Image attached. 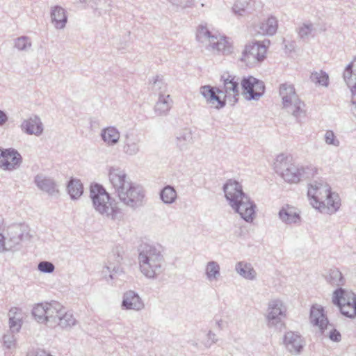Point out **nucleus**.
Segmentation results:
<instances>
[{
  "mask_svg": "<svg viewBox=\"0 0 356 356\" xmlns=\"http://www.w3.org/2000/svg\"><path fill=\"white\" fill-rule=\"evenodd\" d=\"M108 178L119 200L132 209L142 207L145 203V191L136 183L132 182L125 172L120 168L111 167Z\"/></svg>",
  "mask_w": 356,
  "mask_h": 356,
  "instance_id": "f257e3e1",
  "label": "nucleus"
},
{
  "mask_svg": "<svg viewBox=\"0 0 356 356\" xmlns=\"http://www.w3.org/2000/svg\"><path fill=\"white\" fill-rule=\"evenodd\" d=\"M223 191L233 210L245 221L252 222L255 216L256 204L243 191L241 184L236 180L229 179L223 186Z\"/></svg>",
  "mask_w": 356,
  "mask_h": 356,
  "instance_id": "f03ea898",
  "label": "nucleus"
},
{
  "mask_svg": "<svg viewBox=\"0 0 356 356\" xmlns=\"http://www.w3.org/2000/svg\"><path fill=\"white\" fill-rule=\"evenodd\" d=\"M307 196L312 207L321 212L327 209L334 213L341 206L339 195L332 193L330 186L323 179L315 180L309 184Z\"/></svg>",
  "mask_w": 356,
  "mask_h": 356,
  "instance_id": "7ed1b4c3",
  "label": "nucleus"
},
{
  "mask_svg": "<svg viewBox=\"0 0 356 356\" xmlns=\"http://www.w3.org/2000/svg\"><path fill=\"white\" fill-rule=\"evenodd\" d=\"M138 250L140 272L148 279H156L163 271L161 246L143 243Z\"/></svg>",
  "mask_w": 356,
  "mask_h": 356,
  "instance_id": "20e7f679",
  "label": "nucleus"
},
{
  "mask_svg": "<svg viewBox=\"0 0 356 356\" xmlns=\"http://www.w3.org/2000/svg\"><path fill=\"white\" fill-rule=\"evenodd\" d=\"M90 198L92 207L99 214L115 220L121 218V209L118 207L105 188L100 184L92 183L90 186Z\"/></svg>",
  "mask_w": 356,
  "mask_h": 356,
  "instance_id": "39448f33",
  "label": "nucleus"
},
{
  "mask_svg": "<svg viewBox=\"0 0 356 356\" xmlns=\"http://www.w3.org/2000/svg\"><path fill=\"white\" fill-rule=\"evenodd\" d=\"M291 161V157L281 154L276 157L274 163L275 172L289 183H298L302 179H310L317 173V169L314 166L299 168Z\"/></svg>",
  "mask_w": 356,
  "mask_h": 356,
  "instance_id": "423d86ee",
  "label": "nucleus"
},
{
  "mask_svg": "<svg viewBox=\"0 0 356 356\" xmlns=\"http://www.w3.org/2000/svg\"><path fill=\"white\" fill-rule=\"evenodd\" d=\"M280 95L287 112L291 113L298 122H301L306 116L305 104L299 99L293 86L288 83L281 84Z\"/></svg>",
  "mask_w": 356,
  "mask_h": 356,
  "instance_id": "0eeeda50",
  "label": "nucleus"
},
{
  "mask_svg": "<svg viewBox=\"0 0 356 356\" xmlns=\"http://www.w3.org/2000/svg\"><path fill=\"white\" fill-rule=\"evenodd\" d=\"M332 302L337 307L345 317L356 318V293L342 287L337 288L332 293Z\"/></svg>",
  "mask_w": 356,
  "mask_h": 356,
  "instance_id": "6e6552de",
  "label": "nucleus"
},
{
  "mask_svg": "<svg viewBox=\"0 0 356 356\" xmlns=\"http://www.w3.org/2000/svg\"><path fill=\"white\" fill-rule=\"evenodd\" d=\"M266 54V46L264 42H252L245 46L241 60L245 63L248 66L253 67L264 60Z\"/></svg>",
  "mask_w": 356,
  "mask_h": 356,
  "instance_id": "1a4fd4ad",
  "label": "nucleus"
},
{
  "mask_svg": "<svg viewBox=\"0 0 356 356\" xmlns=\"http://www.w3.org/2000/svg\"><path fill=\"white\" fill-rule=\"evenodd\" d=\"M286 309L280 300L269 302L266 315L267 325L269 327L281 330L284 326L283 319L286 316Z\"/></svg>",
  "mask_w": 356,
  "mask_h": 356,
  "instance_id": "9d476101",
  "label": "nucleus"
},
{
  "mask_svg": "<svg viewBox=\"0 0 356 356\" xmlns=\"http://www.w3.org/2000/svg\"><path fill=\"white\" fill-rule=\"evenodd\" d=\"M221 81L223 82V88H220L222 95H224L226 102L234 106L238 101L240 79L227 74L221 76Z\"/></svg>",
  "mask_w": 356,
  "mask_h": 356,
  "instance_id": "9b49d317",
  "label": "nucleus"
},
{
  "mask_svg": "<svg viewBox=\"0 0 356 356\" xmlns=\"http://www.w3.org/2000/svg\"><path fill=\"white\" fill-rule=\"evenodd\" d=\"M241 85L247 100H258L265 91L264 82L252 76H244L241 80Z\"/></svg>",
  "mask_w": 356,
  "mask_h": 356,
  "instance_id": "f8f14e48",
  "label": "nucleus"
},
{
  "mask_svg": "<svg viewBox=\"0 0 356 356\" xmlns=\"http://www.w3.org/2000/svg\"><path fill=\"white\" fill-rule=\"evenodd\" d=\"M22 163V156L19 152L13 148L0 147V168L5 170L17 169Z\"/></svg>",
  "mask_w": 356,
  "mask_h": 356,
  "instance_id": "ddd939ff",
  "label": "nucleus"
},
{
  "mask_svg": "<svg viewBox=\"0 0 356 356\" xmlns=\"http://www.w3.org/2000/svg\"><path fill=\"white\" fill-rule=\"evenodd\" d=\"M30 236L28 233L24 234L22 227L19 225H14L8 228V236L5 237L6 251H17L21 248V242L29 240Z\"/></svg>",
  "mask_w": 356,
  "mask_h": 356,
  "instance_id": "4468645a",
  "label": "nucleus"
},
{
  "mask_svg": "<svg viewBox=\"0 0 356 356\" xmlns=\"http://www.w3.org/2000/svg\"><path fill=\"white\" fill-rule=\"evenodd\" d=\"M200 94L204 97L207 104L216 109H221L226 106V99L221 98L222 95L220 87L211 86L210 85L202 86L200 88Z\"/></svg>",
  "mask_w": 356,
  "mask_h": 356,
  "instance_id": "2eb2a0df",
  "label": "nucleus"
},
{
  "mask_svg": "<svg viewBox=\"0 0 356 356\" xmlns=\"http://www.w3.org/2000/svg\"><path fill=\"white\" fill-rule=\"evenodd\" d=\"M283 343L287 351L294 355H300L305 345L302 336L298 332L293 331H289L284 334Z\"/></svg>",
  "mask_w": 356,
  "mask_h": 356,
  "instance_id": "dca6fc26",
  "label": "nucleus"
},
{
  "mask_svg": "<svg viewBox=\"0 0 356 356\" xmlns=\"http://www.w3.org/2000/svg\"><path fill=\"white\" fill-rule=\"evenodd\" d=\"M309 319L311 323L318 327L321 333H323L331 327L325 314L324 308L318 305H314L310 309Z\"/></svg>",
  "mask_w": 356,
  "mask_h": 356,
  "instance_id": "f3484780",
  "label": "nucleus"
},
{
  "mask_svg": "<svg viewBox=\"0 0 356 356\" xmlns=\"http://www.w3.org/2000/svg\"><path fill=\"white\" fill-rule=\"evenodd\" d=\"M145 307L140 296L134 291H126L122 296L121 308L123 310L140 311Z\"/></svg>",
  "mask_w": 356,
  "mask_h": 356,
  "instance_id": "a211bd4d",
  "label": "nucleus"
},
{
  "mask_svg": "<svg viewBox=\"0 0 356 356\" xmlns=\"http://www.w3.org/2000/svg\"><path fill=\"white\" fill-rule=\"evenodd\" d=\"M172 143L180 151H186L193 143V134L188 128L177 130L172 140Z\"/></svg>",
  "mask_w": 356,
  "mask_h": 356,
  "instance_id": "6ab92c4d",
  "label": "nucleus"
},
{
  "mask_svg": "<svg viewBox=\"0 0 356 356\" xmlns=\"http://www.w3.org/2000/svg\"><path fill=\"white\" fill-rule=\"evenodd\" d=\"M46 319L45 325L49 327H56V321L59 315H61V312L63 309V306L58 302L52 300L51 302H46Z\"/></svg>",
  "mask_w": 356,
  "mask_h": 356,
  "instance_id": "aec40b11",
  "label": "nucleus"
},
{
  "mask_svg": "<svg viewBox=\"0 0 356 356\" xmlns=\"http://www.w3.org/2000/svg\"><path fill=\"white\" fill-rule=\"evenodd\" d=\"M34 183L40 190L49 195H55L58 193L55 181L44 175H37L34 177Z\"/></svg>",
  "mask_w": 356,
  "mask_h": 356,
  "instance_id": "412c9836",
  "label": "nucleus"
},
{
  "mask_svg": "<svg viewBox=\"0 0 356 356\" xmlns=\"http://www.w3.org/2000/svg\"><path fill=\"white\" fill-rule=\"evenodd\" d=\"M21 129L29 135L40 136L43 132L42 123L37 115L24 120L21 124Z\"/></svg>",
  "mask_w": 356,
  "mask_h": 356,
  "instance_id": "4be33fe9",
  "label": "nucleus"
},
{
  "mask_svg": "<svg viewBox=\"0 0 356 356\" xmlns=\"http://www.w3.org/2000/svg\"><path fill=\"white\" fill-rule=\"evenodd\" d=\"M122 259V256L120 254L119 252L113 253L111 256L109 257L108 264L106 265V268L110 273L109 277L111 280H114L123 273L120 265Z\"/></svg>",
  "mask_w": 356,
  "mask_h": 356,
  "instance_id": "5701e85b",
  "label": "nucleus"
},
{
  "mask_svg": "<svg viewBox=\"0 0 356 356\" xmlns=\"http://www.w3.org/2000/svg\"><path fill=\"white\" fill-rule=\"evenodd\" d=\"M51 19L54 27L57 29L65 28L67 22V15L65 10L60 6H55L51 9Z\"/></svg>",
  "mask_w": 356,
  "mask_h": 356,
  "instance_id": "b1692460",
  "label": "nucleus"
},
{
  "mask_svg": "<svg viewBox=\"0 0 356 356\" xmlns=\"http://www.w3.org/2000/svg\"><path fill=\"white\" fill-rule=\"evenodd\" d=\"M173 104L170 95H161L159 97L154 107V113L157 116H166Z\"/></svg>",
  "mask_w": 356,
  "mask_h": 356,
  "instance_id": "393cba45",
  "label": "nucleus"
},
{
  "mask_svg": "<svg viewBox=\"0 0 356 356\" xmlns=\"http://www.w3.org/2000/svg\"><path fill=\"white\" fill-rule=\"evenodd\" d=\"M235 270L245 280H254L257 278V272L250 263L238 261L235 265Z\"/></svg>",
  "mask_w": 356,
  "mask_h": 356,
  "instance_id": "a878e982",
  "label": "nucleus"
},
{
  "mask_svg": "<svg viewBox=\"0 0 356 356\" xmlns=\"http://www.w3.org/2000/svg\"><path fill=\"white\" fill-rule=\"evenodd\" d=\"M280 219L286 224L296 223L300 221V217L293 207L286 204L279 211Z\"/></svg>",
  "mask_w": 356,
  "mask_h": 356,
  "instance_id": "bb28decb",
  "label": "nucleus"
},
{
  "mask_svg": "<svg viewBox=\"0 0 356 356\" xmlns=\"http://www.w3.org/2000/svg\"><path fill=\"white\" fill-rule=\"evenodd\" d=\"M326 282L333 286L341 287L345 284V279L341 271L337 268H331L323 275Z\"/></svg>",
  "mask_w": 356,
  "mask_h": 356,
  "instance_id": "cd10ccee",
  "label": "nucleus"
},
{
  "mask_svg": "<svg viewBox=\"0 0 356 356\" xmlns=\"http://www.w3.org/2000/svg\"><path fill=\"white\" fill-rule=\"evenodd\" d=\"M209 46L213 49L221 52L222 54H229L232 52V47L231 43L225 36H222L220 39L216 35L212 37V40L209 43Z\"/></svg>",
  "mask_w": 356,
  "mask_h": 356,
  "instance_id": "c85d7f7f",
  "label": "nucleus"
},
{
  "mask_svg": "<svg viewBox=\"0 0 356 356\" xmlns=\"http://www.w3.org/2000/svg\"><path fill=\"white\" fill-rule=\"evenodd\" d=\"M21 309L18 307H12L9 310V325L12 332H18L22 327Z\"/></svg>",
  "mask_w": 356,
  "mask_h": 356,
  "instance_id": "c756f323",
  "label": "nucleus"
},
{
  "mask_svg": "<svg viewBox=\"0 0 356 356\" xmlns=\"http://www.w3.org/2000/svg\"><path fill=\"white\" fill-rule=\"evenodd\" d=\"M277 19L273 17H269L266 21L259 24L258 32L263 35H273L277 30Z\"/></svg>",
  "mask_w": 356,
  "mask_h": 356,
  "instance_id": "7c9ffc66",
  "label": "nucleus"
},
{
  "mask_svg": "<svg viewBox=\"0 0 356 356\" xmlns=\"http://www.w3.org/2000/svg\"><path fill=\"white\" fill-rule=\"evenodd\" d=\"M343 79L348 88L356 83V57L346 66L343 72Z\"/></svg>",
  "mask_w": 356,
  "mask_h": 356,
  "instance_id": "2f4dec72",
  "label": "nucleus"
},
{
  "mask_svg": "<svg viewBox=\"0 0 356 356\" xmlns=\"http://www.w3.org/2000/svg\"><path fill=\"white\" fill-rule=\"evenodd\" d=\"M67 189L72 200L79 199L83 193V186L81 181L75 178H71L69 180Z\"/></svg>",
  "mask_w": 356,
  "mask_h": 356,
  "instance_id": "473e14b6",
  "label": "nucleus"
},
{
  "mask_svg": "<svg viewBox=\"0 0 356 356\" xmlns=\"http://www.w3.org/2000/svg\"><path fill=\"white\" fill-rule=\"evenodd\" d=\"M254 3L253 0H237L232 9L235 14L243 16L252 13Z\"/></svg>",
  "mask_w": 356,
  "mask_h": 356,
  "instance_id": "72a5a7b5",
  "label": "nucleus"
},
{
  "mask_svg": "<svg viewBox=\"0 0 356 356\" xmlns=\"http://www.w3.org/2000/svg\"><path fill=\"white\" fill-rule=\"evenodd\" d=\"M102 140L109 145H115L120 139V133L114 127L102 129L101 133Z\"/></svg>",
  "mask_w": 356,
  "mask_h": 356,
  "instance_id": "f704fd0d",
  "label": "nucleus"
},
{
  "mask_svg": "<svg viewBox=\"0 0 356 356\" xmlns=\"http://www.w3.org/2000/svg\"><path fill=\"white\" fill-rule=\"evenodd\" d=\"M160 198L164 204H171L177 197V191L171 185L165 186L159 193Z\"/></svg>",
  "mask_w": 356,
  "mask_h": 356,
  "instance_id": "c9c22d12",
  "label": "nucleus"
},
{
  "mask_svg": "<svg viewBox=\"0 0 356 356\" xmlns=\"http://www.w3.org/2000/svg\"><path fill=\"white\" fill-rule=\"evenodd\" d=\"M56 326L60 327L62 329H70L76 323V320L73 314L70 312H66L64 309L59 315L58 321H56Z\"/></svg>",
  "mask_w": 356,
  "mask_h": 356,
  "instance_id": "e433bc0d",
  "label": "nucleus"
},
{
  "mask_svg": "<svg viewBox=\"0 0 356 356\" xmlns=\"http://www.w3.org/2000/svg\"><path fill=\"white\" fill-rule=\"evenodd\" d=\"M205 275L209 282L217 280L220 275V267L218 262L209 261L205 267Z\"/></svg>",
  "mask_w": 356,
  "mask_h": 356,
  "instance_id": "4c0bfd02",
  "label": "nucleus"
},
{
  "mask_svg": "<svg viewBox=\"0 0 356 356\" xmlns=\"http://www.w3.org/2000/svg\"><path fill=\"white\" fill-rule=\"evenodd\" d=\"M150 89L154 94H158L159 97L164 93L167 90V85L163 81V77L157 75L153 78L152 81H149Z\"/></svg>",
  "mask_w": 356,
  "mask_h": 356,
  "instance_id": "58836bf2",
  "label": "nucleus"
},
{
  "mask_svg": "<svg viewBox=\"0 0 356 356\" xmlns=\"http://www.w3.org/2000/svg\"><path fill=\"white\" fill-rule=\"evenodd\" d=\"M315 29L311 22H305L297 29L298 37L303 41H308L310 37H314Z\"/></svg>",
  "mask_w": 356,
  "mask_h": 356,
  "instance_id": "ea45409f",
  "label": "nucleus"
},
{
  "mask_svg": "<svg viewBox=\"0 0 356 356\" xmlns=\"http://www.w3.org/2000/svg\"><path fill=\"white\" fill-rule=\"evenodd\" d=\"M140 139L138 138L127 137L124 146V152L129 155H135L139 150Z\"/></svg>",
  "mask_w": 356,
  "mask_h": 356,
  "instance_id": "a19ab883",
  "label": "nucleus"
},
{
  "mask_svg": "<svg viewBox=\"0 0 356 356\" xmlns=\"http://www.w3.org/2000/svg\"><path fill=\"white\" fill-rule=\"evenodd\" d=\"M46 302L37 304L32 309V314L34 318L40 323L45 324L46 319Z\"/></svg>",
  "mask_w": 356,
  "mask_h": 356,
  "instance_id": "79ce46f5",
  "label": "nucleus"
},
{
  "mask_svg": "<svg viewBox=\"0 0 356 356\" xmlns=\"http://www.w3.org/2000/svg\"><path fill=\"white\" fill-rule=\"evenodd\" d=\"M310 79L314 83L321 86L327 87L329 85V76L323 70L312 72L310 76Z\"/></svg>",
  "mask_w": 356,
  "mask_h": 356,
  "instance_id": "37998d69",
  "label": "nucleus"
},
{
  "mask_svg": "<svg viewBox=\"0 0 356 356\" xmlns=\"http://www.w3.org/2000/svg\"><path fill=\"white\" fill-rule=\"evenodd\" d=\"M31 45V40L28 36H20L14 40V47L19 51H27Z\"/></svg>",
  "mask_w": 356,
  "mask_h": 356,
  "instance_id": "c03bdc74",
  "label": "nucleus"
},
{
  "mask_svg": "<svg viewBox=\"0 0 356 356\" xmlns=\"http://www.w3.org/2000/svg\"><path fill=\"white\" fill-rule=\"evenodd\" d=\"M206 26L200 25L197 31L196 38L197 40L201 42H204L206 40H209V43L212 40V37H214Z\"/></svg>",
  "mask_w": 356,
  "mask_h": 356,
  "instance_id": "a18cd8bd",
  "label": "nucleus"
},
{
  "mask_svg": "<svg viewBox=\"0 0 356 356\" xmlns=\"http://www.w3.org/2000/svg\"><path fill=\"white\" fill-rule=\"evenodd\" d=\"M331 327L321 333L324 337H328L333 342H339L341 340V334L339 330L330 324Z\"/></svg>",
  "mask_w": 356,
  "mask_h": 356,
  "instance_id": "49530a36",
  "label": "nucleus"
},
{
  "mask_svg": "<svg viewBox=\"0 0 356 356\" xmlns=\"http://www.w3.org/2000/svg\"><path fill=\"white\" fill-rule=\"evenodd\" d=\"M95 10H102L105 12L109 11L111 7V0H93V5L92 6Z\"/></svg>",
  "mask_w": 356,
  "mask_h": 356,
  "instance_id": "de8ad7c7",
  "label": "nucleus"
},
{
  "mask_svg": "<svg viewBox=\"0 0 356 356\" xmlns=\"http://www.w3.org/2000/svg\"><path fill=\"white\" fill-rule=\"evenodd\" d=\"M38 269L41 273H51L55 270V266L53 263L48 261H42L39 262Z\"/></svg>",
  "mask_w": 356,
  "mask_h": 356,
  "instance_id": "09e8293b",
  "label": "nucleus"
},
{
  "mask_svg": "<svg viewBox=\"0 0 356 356\" xmlns=\"http://www.w3.org/2000/svg\"><path fill=\"white\" fill-rule=\"evenodd\" d=\"M325 141L326 144L334 147L339 146L340 142L336 138L334 133L331 130H327L325 134Z\"/></svg>",
  "mask_w": 356,
  "mask_h": 356,
  "instance_id": "8fccbe9b",
  "label": "nucleus"
},
{
  "mask_svg": "<svg viewBox=\"0 0 356 356\" xmlns=\"http://www.w3.org/2000/svg\"><path fill=\"white\" fill-rule=\"evenodd\" d=\"M15 332H8L3 337V343L6 348L10 349L15 346V338L14 336Z\"/></svg>",
  "mask_w": 356,
  "mask_h": 356,
  "instance_id": "3c124183",
  "label": "nucleus"
},
{
  "mask_svg": "<svg viewBox=\"0 0 356 356\" xmlns=\"http://www.w3.org/2000/svg\"><path fill=\"white\" fill-rule=\"evenodd\" d=\"M171 3L181 8H186L189 6V5L191 3V0H171Z\"/></svg>",
  "mask_w": 356,
  "mask_h": 356,
  "instance_id": "603ef678",
  "label": "nucleus"
},
{
  "mask_svg": "<svg viewBox=\"0 0 356 356\" xmlns=\"http://www.w3.org/2000/svg\"><path fill=\"white\" fill-rule=\"evenodd\" d=\"M8 120L6 113L0 110V127L3 126Z\"/></svg>",
  "mask_w": 356,
  "mask_h": 356,
  "instance_id": "864d4df0",
  "label": "nucleus"
},
{
  "mask_svg": "<svg viewBox=\"0 0 356 356\" xmlns=\"http://www.w3.org/2000/svg\"><path fill=\"white\" fill-rule=\"evenodd\" d=\"M27 356H51L49 353H47L44 350H38L34 353H29Z\"/></svg>",
  "mask_w": 356,
  "mask_h": 356,
  "instance_id": "5fc2aeb1",
  "label": "nucleus"
},
{
  "mask_svg": "<svg viewBox=\"0 0 356 356\" xmlns=\"http://www.w3.org/2000/svg\"><path fill=\"white\" fill-rule=\"evenodd\" d=\"M6 251L5 248V236L0 233V252Z\"/></svg>",
  "mask_w": 356,
  "mask_h": 356,
  "instance_id": "6e6d98bb",
  "label": "nucleus"
},
{
  "mask_svg": "<svg viewBox=\"0 0 356 356\" xmlns=\"http://www.w3.org/2000/svg\"><path fill=\"white\" fill-rule=\"evenodd\" d=\"M215 324L219 330H222L225 327V324L226 323L221 319L215 318Z\"/></svg>",
  "mask_w": 356,
  "mask_h": 356,
  "instance_id": "4d7b16f0",
  "label": "nucleus"
},
{
  "mask_svg": "<svg viewBox=\"0 0 356 356\" xmlns=\"http://www.w3.org/2000/svg\"><path fill=\"white\" fill-rule=\"evenodd\" d=\"M207 337H208L209 340L211 341V343H214L217 341V339L216 338V334L211 331H209L208 332Z\"/></svg>",
  "mask_w": 356,
  "mask_h": 356,
  "instance_id": "13d9d810",
  "label": "nucleus"
},
{
  "mask_svg": "<svg viewBox=\"0 0 356 356\" xmlns=\"http://www.w3.org/2000/svg\"><path fill=\"white\" fill-rule=\"evenodd\" d=\"M80 3H88L90 0H79Z\"/></svg>",
  "mask_w": 356,
  "mask_h": 356,
  "instance_id": "bf43d9fd",
  "label": "nucleus"
},
{
  "mask_svg": "<svg viewBox=\"0 0 356 356\" xmlns=\"http://www.w3.org/2000/svg\"><path fill=\"white\" fill-rule=\"evenodd\" d=\"M289 48H293V44H291L290 46H289Z\"/></svg>",
  "mask_w": 356,
  "mask_h": 356,
  "instance_id": "052dcab7",
  "label": "nucleus"
},
{
  "mask_svg": "<svg viewBox=\"0 0 356 356\" xmlns=\"http://www.w3.org/2000/svg\"><path fill=\"white\" fill-rule=\"evenodd\" d=\"M289 48H293V44H291L290 46H289Z\"/></svg>",
  "mask_w": 356,
  "mask_h": 356,
  "instance_id": "680f3d73",
  "label": "nucleus"
}]
</instances>
